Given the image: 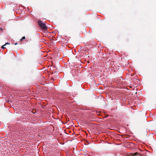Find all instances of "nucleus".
<instances>
[{
  "label": "nucleus",
  "mask_w": 156,
  "mask_h": 156,
  "mask_svg": "<svg viewBox=\"0 0 156 156\" xmlns=\"http://www.w3.org/2000/svg\"><path fill=\"white\" fill-rule=\"evenodd\" d=\"M38 23L39 26L43 30H46L47 29V27H46V25L41 21H38Z\"/></svg>",
  "instance_id": "1"
},
{
  "label": "nucleus",
  "mask_w": 156,
  "mask_h": 156,
  "mask_svg": "<svg viewBox=\"0 0 156 156\" xmlns=\"http://www.w3.org/2000/svg\"><path fill=\"white\" fill-rule=\"evenodd\" d=\"M5 44H4V45H3V46H2V48L3 49H4V48H5Z\"/></svg>",
  "instance_id": "2"
},
{
  "label": "nucleus",
  "mask_w": 156,
  "mask_h": 156,
  "mask_svg": "<svg viewBox=\"0 0 156 156\" xmlns=\"http://www.w3.org/2000/svg\"><path fill=\"white\" fill-rule=\"evenodd\" d=\"M25 39V37H23L21 39V41H22L23 39Z\"/></svg>",
  "instance_id": "3"
},
{
  "label": "nucleus",
  "mask_w": 156,
  "mask_h": 156,
  "mask_svg": "<svg viewBox=\"0 0 156 156\" xmlns=\"http://www.w3.org/2000/svg\"><path fill=\"white\" fill-rule=\"evenodd\" d=\"M7 44H9V43L8 42H7L5 43V44L6 45Z\"/></svg>",
  "instance_id": "4"
},
{
  "label": "nucleus",
  "mask_w": 156,
  "mask_h": 156,
  "mask_svg": "<svg viewBox=\"0 0 156 156\" xmlns=\"http://www.w3.org/2000/svg\"><path fill=\"white\" fill-rule=\"evenodd\" d=\"M137 154V153H134V154L135 155H136V154Z\"/></svg>",
  "instance_id": "5"
},
{
  "label": "nucleus",
  "mask_w": 156,
  "mask_h": 156,
  "mask_svg": "<svg viewBox=\"0 0 156 156\" xmlns=\"http://www.w3.org/2000/svg\"><path fill=\"white\" fill-rule=\"evenodd\" d=\"M17 44V43H15V45H16V44Z\"/></svg>",
  "instance_id": "6"
}]
</instances>
